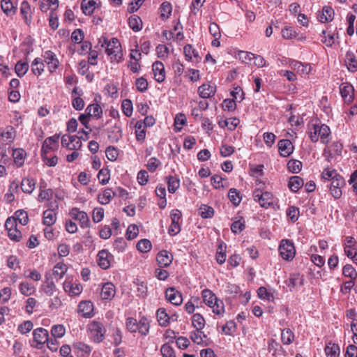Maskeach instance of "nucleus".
Returning <instances> with one entry per match:
<instances>
[{"mask_svg":"<svg viewBox=\"0 0 357 357\" xmlns=\"http://www.w3.org/2000/svg\"><path fill=\"white\" fill-rule=\"evenodd\" d=\"M160 17L162 19H167L169 17L172 13V5L167 1L163 2L160 8Z\"/></svg>","mask_w":357,"mask_h":357,"instance_id":"obj_53","label":"nucleus"},{"mask_svg":"<svg viewBox=\"0 0 357 357\" xmlns=\"http://www.w3.org/2000/svg\"><path fill=\"white\" fill-rule=\"evenodd\" d=\"M86 113L91 116L96 118V119H100L102 114V109L98 104H91L85 110Z\"/></svg>","mask_w":357,"mask_h":357,"instance_id":"obj_27","label":"nucleus"},{"mask_svg":"<svg viewBox=\"0 0 357 357\" xmlns=\"http://www.w3.org/2000/svg\"><path fill=\"white\" fill-rule=\"evenodd\" d=\"M167 188L169 193H174L180 187V180L176 176H169L167 177Z\"/></svg>","mask_w":357,"mask_h":357,"instance_id":"obj_37","label":"nucleus"},{"mask_svg":"<svg viewBox=\"0 0 357 357\" xmlns=\"http://www.w3.org/2000/svg\"><path fill=\"white\" fill-rule=\"evenodd\" d=\"M104 44L107 45L106 53L109 56L111 61L119 63L123 57L121 45L119 40L112 38L108 41L105 38H103Z\"/></svg>","mask_w":357,"mask_h":357,"instance_id":"obj_2","label":"nucleus"},{"mask_svg":"<svg viewBox=\"0 0 357 357\" xmlns=\"http://www.w3.org/2000/svg\"><path fill=\"white\" fill-rule=\"evenodd\" d=\"M203 334L202 330H195L190 333V339L192 341L197 344L200 345H207L206 343L204 342V340L202 335Z\"/></svg>","mask_w":357,"mask_h":357,"instance_id":"obj_49","label":"nucleus"},{"mask_svg":"<svg viewBox=\"0 0 357 357\" xmlns=\"http://www.w3.org/2000/svg\"><path fill=\"white\" fill-rule=\"evenodd\" d=\"M135 135L137 141H144L146 137V127L142 125V121H137L135 124Z\"/></svg>","mask_w":357,"mask_h":357,"instance_id":"obj_46","label":"nucleus"},{"mask_svg":"<svg viewBox=\"0 0 357 357\" xmlns=\"http://www.w3.org/2000/svg\"><path fill=\"white\" fill-rule=\"evenodd\" d=\"M157 319L159 324L162 326H167L169 323V317L165 308H159L157 310Z\"/></svg>","mask_w":357,"mask_h":357,"instance_id":"obj_39","label":"nucleus"},{"mask_svg":"<svg viewBox=\"0 0 357 357\" xmlns=\"http://www.w3.org/2000/svg\"><path fill=\"white\" fill-rule=\"evenodd\" d=\"M13 218L22 226L26 225L29 221L28 214L23 210H17Z\"/></svg>","mask_w":357,"mask_h":357,"instance_id":"obj_51","label":"nucleus"},{"mask_svg":"<svg viewBox=\"0 0 357 357\" xmlns=\"http://www.w3.org/2000/svg\"><path fill=\"white\" fill-rule=\"evenodd\" d=\"M45 281L42 284V290L48 296H52L56 291V285L49 273L45 276Z\"/></svg>","mask_w":357,"mask_h":357,"instance_id":"obj_21","label":"nucleus"},{"mask_svg":"<svg viewBox=\"0 0 357 357\" xmlns=\"http://www.w3.org/2000/svg\"><path fill=\"white\" fill-rule=\"evenodd\" d=\"M69 214L73 219L79 221L81 227H89L90 220L86 212L79 211L77 208H73Z\"/></svg>","mask_w":357,"mask_h":357,"instance_id":"obj_7","label":"nucleus"},{"mask_svg":"<svg viewBox=\"0 0 357 357\" xmlns=\"http://www.w3.org/2000/svg\"><path fill=\"white\" fill-rule=\"evenodd\" d=\"M61 145L69 150H78L82 146V142L76 135H63L61 138Z\"/></svg>","mask_w":357,"mask_h":357,"instance_id":"obj_9","label":"nucleus"},{"mask_svg":"<svg viewBox=\"0 0 357 357\" xmlns=\"http://www.w3.org/2000/svg\"><path fill=\"white\" fill-rule=\"evenodd\" d=\"M167 299L174 305H180L183 302V296L180 291L174 287H169L165 291Z\"/></svg>","mask_w":357,"mask_h":357,"instance_id":"obj_12","label":"nucleus"},{"mask_svg":"<svg viewBox=\"0 0 357 357\" xmlns=\"http://www.w3.org/2000/svg\"><path fill=\"white\" fill-rule=\"evenodd\" d=\"M163 357H176L174 349L169 344H164L160 349Z\"/></svg>","mask_w":357,"mask_h":357,"instance_id":"obj_64","label":"nucleus"},{"mask_svg":"<svg viewBox=\"0 0 357 357\" xmlns=\"http://www.w3.org/2000/svg\"><path fill=\"white\" fill-rule=\"evenodd\" d=\"M153 71L154 73L155 79L160 83L165 79V67L162 62L155 61L153 64Z\"/></svg>","mask_w":357,"mask_h":357,"instance_id":"obj_22","label":"nucleus"},{"mask_svg":"<svg viewBox=\"0 0 357 357\" xmlns=\"http://www.w3.org/2000/svg\"><path fill=\"white\" fill-rule=\"evenodd\" d=\"M77 311L84 317H92L93 316V304L90 301H82L78 305Z\"/></svg>","mask_w":357,"mask_h":357,"instance_id":"obj_16","label":"nucleus"},{"mask_svg":"<svg viewBox=\"0 0 357 357\" xmlns=\"http://www.w3.org/2000/svg\"><path fill=\"white\" fill-rule=\"evenodd\" d=\"M184 54L187 60H192V56L196 59V61H198L199 56L197 51L195 50L191 45H186L184 48Z\"/></svg>","mask_w":357,"mask_h":357,"instance_id":"obj_48","label":"nucleus"},{"mask_svg":"<svg viewBox=\"0 0 357 357\" xmlns=\"http://www.w3.org/2000/svg\"><path fill=\"white\" fill-rule=\"evenodd\" d=\"M212 308L213 312L215 314L222 316L225 312V305L222 300L217 299L213 302L212 306H210Z\"/></svg>","mask_w":357,"mask_h":357,"instance_id":"obj_52","label":"nucleus"},{"mask_svg":"<svg viewBox=\"0 0 357 357\" xmlns=\"http://www.w3.org/2000/svg\"><path fill=\"white\" fill-rule=\"evenodd\" d=\"M304 184L303 178L294 176L289 178L288 186L292 192H297Z\"/></svg>","mask_w":357,"mask_h":357,"instance_id":"obj_34","label":"nucleus"},{"mask_svg":"<svg viewBox=\"0 0 357 357\" xmlns=\"http://www.w3.org/2000/svg\"><path fill=\"white\" fill-rule=\"evenodd\" d=\"M50 208L43 212V224L47 226L52 225L56 220L55 209L58 208L56 201L51 203Z\"/></svg>","mask_w":357,"mask_h":357,"instance_id":"obj_11","label":"nucleus"},{"mask_svg":"<svg viewBox=\"0 0 357 357\" xmlns=\"http://www.w3.org/2000/svg\"><path fill=\"white\" fill-rule=\"evenodd\" d=\"M137 332L142 335H146L149 333L150 324L147 318L143 317L138 321Z\"/></svg>","mask_w":357,"mask_h":357,"instance_id":"obj_35","label":"nucleus"},{"mask_svg":"<svg viewBox=\"0 0 357 357\" xmlns=\"http://www.w3.org/2000/svg\"><path fill=\"white\" fill-rule=\"evenodd\" d=\"M59 135H54L45 139L43 143L41 153H48L58 146Z\"/></svg>","mask_w":357,"mask_h":357,"instance_id":"obj_20","label":"nucleus"},{"mask_svg":"<svg viewBox=\"0 0 357 357\" xmlns=\"http://www.w3.org/2000/svg\"><path fill=\"white\" fill-rule=\"evenodd\" d=\"M198 92L201 98H208L215 95L216 92V86L214 84L205 83L198 88Z\"/></svg>","mask_w":357,"mask_h":357,"instance_id":"obj_17","label":"nucleus"},{"mask_svg":"<svg viewBox=\"0 0 357 357\" xmlns=\"http://www.w3.org/2000/svg\"><path fill=\"white\" fill-rule=\"evenodd\" d=\"M20 13L26 24L29 25L31 23V8L27 1H24L21 3Z\"/></svg>","mask_w":357,"mask_h":357,"instance_id":"obj_24","label":"nucleus"},{"mask_svg":"<svg viewBox=\"0 0 357 357\" xmlns=\"http://www.w3.org/2000/svg\"><path fill=\"white\" fill-rule=\"evenodd\" d=\"M48 331L43 328H38L33 331V340L31 346L38 349H42L48 341Z\"/></svg>","mask_w":357,"mask_h":357,"instance_id":"obj_4","label":"nucleus"},{"mask_svg":"<svg viewBox=\"0 0 357 357\" xmlns=\"http://www.w3.org/2000/svg\"><path fill=\"white\" fill-rule=\"evenodd\" d=\"M43 57L48 66L49 70L51 73L54 72L58 68L59 64L56 54L53 52L48 50L45 52Z\"/></svg>","mask_w":357,"mask_h":357,"instance_id":"obj_13","label":"nucleus"},{"mask_svg":"<svg viewBox=\"0 0 357 357\" xmlns=\"http://www.w3.org/2000/svg\"><path fill=\"white\" fill-rule=\"evenodd\" d=\"M31 71L32 73L36 75H40L45 69V64L43 61L40 58H36L31 63Z\"/></svg>","mask_w":357,"mask_h":357,"instance_id":"obj_31","label":"nucleus"},{"mask_svg":"<svg viewBox=\"0 0 357 357\" xmlns=\"http://www.w3.org/2000/svg\"><path fill=\"white\" fill-rule=\"evenodd\" d=\"M303 278L301 276L299 273H294L290 275L289 279V286L295 287L297 285H303Z\"/></svg>","mask_w":357,"mask_h":357,"instance_id":"obj_62","label":"nucleus"},{"mask_svg":"<svg viewBox=\"0 0 357 357\" xmlns=\"http://www.w3.org/2000/svg\"><path fill=\"white\" fill-rule=\"evenodd\" d=\"M36 183L33 179L24 178L21 183V188L24 192L31 193L35 188Z\"/></svg>","mask_w":357,"mask_h":357,"instance_id":"obj_42","label":"nucleus"},{"mask_svg":"<svg viewBox=\"0 0 357 357\" xmlns=\"http://www.w3.org/2000/svg\"><path fill=\"white\" fill-rule=\"evenodd\" d=\"M282 36L285 40H291L297 36V33L291 26H285L282 29Z\"/></svg>","mask_w":357,"mask_h":357,"instance_id":"obj_59","label":"nucleus"},{"mask_svg":"<svg viewBox=\"0 0 357 357\" xmlns=\"http://www.w3.org/2000/svg\"><path fill=\"white\" fill-rule=\"evenodd\" d=\"M96 1L95 0H82L81 3V8L82 12L86 15H91L93 13Z\"/></svg>","mask_w":357,"mask_h":357,"instance_id":"obj_29","label":"nucleus"},{"mask_svg":"<svg viewBox=\"0 0 357 357\" xmlns=\"http://www.w3.org/2000/svg\"><path fill=\"white\" fill-rule=\"evenodd\" d=\"M345 185V181L341 176L332 181L330 185V192L335 199H339L342 195V188Z\"/></svg>","mask_w":357,"mask_h":357,"instance_id":"obj_10","label":"nucleus"},{"mask_svg":"<svg viewBox=\"0 0 357 357\" xmlns=\"http://www.w3.org/2000/svg\"><path fill=\"white\" fill-rule=\"evenodd\" d=\"M202 295L203 297L204 302L208 307L212 306L213 302L218 299L215 295L208 289H204L202 292Z\"/></svg>","mask_w":357,"mask_h":357,"instance_id":"obj_44","label":"nucleus"},{"mask_svg":"<svg viewBox=\"0 0 357 357\" xmlns=\"http://www.w3.org/2000/svg\"><path fill=\"white\" fill-rule=\"evenodd\" d=\"M73 346L75 349H77L79 351L82 352V356L89 355V354L91 351V347L82 342H75Z\"/></svg>","mask_w":357,"mask_h":357,"instance_id":"obj_54","label":"nucleus"},{"mask_svg":"<svg viewBox=\"0 0 357 357\" xmlns=\"http://www.w3.org/2000/svg\"><path fill=\"white\" fill-rule=\"evenodd\" d=\"M294 334L289 328H285L282 331L281 340L284 344L289 345L293 342Z\"/></svg>","mask_w":357,"mask_h":357,"instance_id":"obj_47","label":"nucleus"},{"mask_svg":"<svg viewBox=\"0 0 357 357\" xmlns=\"http://www.w3.org/2000/svg\"><path fill=\"white\" fill-rule=\"evenodd\" d=\"M152 247V244L151 241L148 239H142L137 244V250L141 252H149Z\"/></svg>","mask_w":357,"mask_h":357,"instance_id":"obj_58","label":"nucleus"},{"mask_svg":"<svg viewBox=\"0 0 357 357\" xmlns=\"http://www.w3.org/2000/svg\"><path fill=\"white\" fill-rule=\"evenodd\" d=\"M324 350L327 357H338L340 356V347L336 344L329 343L326 344Z\"/></svg>","mask_w":357,"mask_h":357,"instance_id":"obj_40","label":"nucleus"},{"mask_svg":"<svg viewBox=\"0 0 357 357\" xmlns=\"http://www.w3.org/2000/svg\"><path fill=\"white\" fill-rule=\"evenodd\" d=\"M2 137L6 139L9 142H12L14 140L16 131L15 128L12 126H7L5 130L1 133Z\"/></svg>","mask_w":357,"mask_h":357,"instance_id":"obj_61","label":"nucleus"},{"mask_svg":"<svg viewBox=\"0 0 357 357\" xmlns=\"http://www.w3.org/2000/svg\"><path fill=\"white\" fill-rule=\"evenodd\" d=\"M98 264L102 269H107L110 266L113 256L106 250H100L98 253Z\"/></svg>","mask_w":357,"mask_h":357,"instance_id":"obj_14","label":"nucleus"},{"mask_svg":"<svg viewBox=\"0 0 357 357\" xmlns=\"http://www.w3.org/2000/svg\"><path fill=\"white\" fill-rule=\"evenodd\" d=\"M278 250L280 257L285 261H291L295 257L296 250L294 245L291 240H282L279 245Z\"/></svg>","mask_w":357,"mask_h":357,"instance_id":"obj_3","label":"nucleus"},{"mask_svg":"<svg viewBox=\"0 0 357 357\" xmlns=\"http://www.w3.org/2000/svg\"><path fill=\"white\" fill-rule=\"evenodd\" d=\"M170 218L172 224L168 229V233L171 236H175L181 231L178 222L181 218V212L178 209H174L171 211Z\"/></svg>","mask_w":357,"mask_h":357,"instance_id":"obj_8","label":"nucleus"},{"mask_svg":"<svg viewBox=\"0 0 357 357\" xmlns=\"http://www.w3.org/2000/svg\"><path fill=\"white\" fill-rule=\"evenodd\" d=\"M88 329L95 342L100 343L104 340L106 331L101 322L93 321L89 324Z\"/></svg>","mask_w":357,"mask_h":357,"instance_id":"obj_5","label":"nucleus"},{"mask_svg":"<svg viewBox=\"0 0 357 357\" xmlns=\"http://www.w3.org/2000/svg\"><path fill=\"white\" fill-rule=\"evenodd\" d=\"M29 64L27 62L20 61L15 65V73L18 77H23L29 70Z\"/></svg>","mask_w":357,"mask_h":357,"instance_id":"obj_50","label":"nucleus"},{"mask_svg":"<svg viewBox=\"0 0 357 357\" xmlns=\"http://www.w3.org/2000/svg\"><path fill=\"white\" fill-rule=\"evenodd\" d=\"M108 138L112 143H116L122 137L121 128L120 126L115 125L111 127L108 131Z\"/></svg>","mask_w":357,"mask_h":357,"instance_id":"obj_28","label":"nucleus"},{"mask_svg":"<svg viewBox=\"0 0 357 357\" xmlns=\"http://www.w3.org/2000/svg\"><path fill=\"white\" fill-rule=\"evenodd\" d=\"M321 178L327 181H333L334 179L337 178V177L341 176L337 171L334 169L331 168H325L321 173Z\"/></svg>","mask_w":357,"mask_h":357,"instance_id":"obj_43","label":"nucleus"},{"mask_svg":"<svg viewBox=\"0 0 357 357\" xmlns=\"http://www.w3.org/2000/svg\"><path fill=\"white\" fill-rule=\"evenodd\" d=\"M52 6H55L54 9L59 6V0H40L39 7L42 12H47L51 8Z\"/></svg>","mask_w":357,"mask_h":357,"instance_id":"obj_45","label":"nucleus"},{"mask_svg":"<svg viewBox=\"0 0 357 357\" xmlns=\"http://www.w3.org/2000/svg\"><path fill=\"white\" fill-rule=\"evenodd\" d=\"M291 68L301 75H307L311 71V66L308 63H303L301 62L294 61L291 63Z\"/></svg>","mask_w":357,"mask_h":357,"instance_id":"obj_26","label":"nucleus"},{"mask_svg":"<svg viewBox=\"0 0 357 357\" xmlns=\"http://www.w3.org/2000/svg\"><path fill=\"white\" fill-rule=\"evenodd\" d=\"M63 289L66 292L68 293L70 296H76L81 294L82 287L79 284H72L70 281H65L63 282Z\"/></svg>","mask_w":357,"mask_h":357,"instance_id":"obj_25","label":"nucleus"},{"mask_svg":"<svg viewBox=\"0 0 357 357\" xmlns=\"http://www.w3.org/2000/svg\"><path fill=\"white\" fill-rule=\"evenodd\" d=\"M110 178L109 170L107 168H102L98 174V178L102 185L107 184Z\"/></svg>","mask_w":357,"mask_h":357,"instance_id":"obj_60","label":"nucleus"},{"mask_svg":"<svg viewBox=\"0 0 357 357\" xmlns=\"http://www.w3.org/2000/svg\"><path fill=\"white\" fill-rule=\"evenodd\" d=\"M68 267L63 263H57L53 268V275L61 278L66 273Z\"/></svg>","mask_w":357,"mask_h":357,"instance_id":"obj_57","label":"nucleus"},{"mask_svg":"<svg viewBox=\"0 0 357 357\" xmlns=\"http://www.w3.org/2000/svg\"><path fill=\"white\" fill-rule=\"evenodd\" d=\"M280 154L282 157L290 155L294 151V146L289 139H283L278 144Z\"/></svg>","mask_w":357,"mask_h":357,"instance_id":"obj_15","label":"nucleus"},{"mask_svg":"<svg viewBox=\"0 0 357 357\" xmlns=\"http://www.w3.org/2000/svg\"><path fill=\"white\" fill-rule=\"evenodd\" d=\"M206 324L204 317L199 314H194L192 317V325L197 330H203Z\"/></svg>","mask_w":357,"mask_h":357,"instance_id":"obj_36","label":"nucleus"},{"mask_svg":"<svg viewBox=\"0 0 357 357\" xmlns=\"http://www.w3.org/2000/svg\"><path fill=\"white\" fill-rule=\"evenodd\" d=\"M199 214L202 218H210L213 215L214 210L207 205H202L199 208Z\"/></svg>","mask_w":357,"mask_h":357,"instance_id":"obj_55","label":"nucleus"},{"mask_svg":"<svg viewBox=\"0 0 357 357\" xmlns=\"http://www.w3.org/2000/svg\"><path fill=\"white\" fill-rule=\"evenodd\" d=\"M340 91L342 97L346 102H351L354 99V87L349 84H342L340 86Z\"/></svg>","mask_w":357,"mask_h":357,"instance_id":"obj_18","label":"nucleus"},{"mask_svg":"<svg viewBox=\"0 0 357 357\" xmlns=\"http://www.w3.org/2000/svg\"><path fill=\"white\" fill-rule=\"evenodd\" d=\"M116 294L114 285L111 282L105 283L101 289L100 296L103 300H112Z\"/></svg>","mask_w":357,"mask_h":357,"instance_id":"obj_19","label":"nucleus"},{"mask_svg":"<svg viewBox=\"0 0 357 357\" xmlns=\"http://www.w3.org/2000/svg\"><path fill=\"white\" fill-rule=\"evenodd\" d=\"M66 333V328L63 325H54L51 329V334L54 337H62Z\"/></svg>","mask_w":357,"mask_h":357,"instance_id":"obj_63","label":"nucleus"},{"mask_svg":"<svg viewBox=\"0 0 357 357\" xmlns=\"http://www.w3.org/2000/svg\"><path fill=\"white\" fill-rule=\"evenodd\" d=\"M334 11L332 8L325 6L323 8L322 13L319 15V20L322 23L328 22L333 19Z\"/></svg>","mask_w":357,"mask_h":357,"instance_id":"obj_32","label":"nucleus"},{"mask_svg":"<svg viewBox=\"0 0 357 357\" xmlns=\"http://www.w3.org/2000/svg\"><path fill=\"white\" fill-rule=\"evenodd\" d=\"M342 274L345 277L351 278V280L357 278V271L351 264H347L343 267Z\"/></svg>","mask_w":357,"mask_h":357,"instance_id":"obj_56","label":"nucleus"},{"mask_svg":"<svg viewBox=\"0 0 357 357\" xmlns=\"http://www.w3.org/2000/svg\"><path fill=\"white\" fill-rule=\"evenodd\" d=\"M331 134V129L326 124L314 123L308 126L307 135L314 143L320 139L322 144H328L330 141Z\"/></svg>","mask_w":357,"mask_h":357,"instance_id":"obj_1","label":"nucleus"},{"mask_svg":"<svg viewBox=\"0 0 357 357\" xmlns=\"http://www.w3.org/2000/svg\"><path fill=\"white\" fill-rule=\"evenodd\" d=\"M156 259L160 266L167 267L172 264L173 256L167 250H162L158 254Z\"/></svg>","mask_w":357,"mask_h":357,"instance_id":"obj_23","label":"nucleus"},{"mask_svg":"<svg viewBox=\"0 0 357 357\" xmlns=\"http://www.w3.org/2000/svg\"><path fill=\"white\" fill-rule=\"evenodd\" d=\"M345 62L349 70L355 72L357 70V60L352 52H348L346 54Z\"/></svg>","mask_w":357,"mask_h":357,"instance_id":"obj_41","label":"nucleus"},{"mask_svg":"<svg viewBox=\"0 0 357 357\" xmlns=\"http://www.w3.org/2000/svg\"><path fill=\"white\" fill-rule=\"evenodd\" d=\"M128 24L130 28L135 32L140 31L143 27L142 20L136 15H131L129 17Z\"/></svg>","mask_w":357,"mask_h":357,"instance_id":"obj_33","label":"nucleus"},{"mask_svg":"<svg viewBox=\"0 0 357 357\" xmlns=\"http://www.w3.org/2000/svg\"><path fill=\"white\" fill-rule=\"evenodd\" d=\"M253 198L261 207L266 208L274 204V196L271 192L268 191L262 192L260 190H256L253 192Z\"/></svg>","mask_w":357,"mask_h":357,"instance_id":"obj_6","label":"nucleus"},{"mask_svg":"<svg viewBox=\"0 0 357 357\" xmlns=\"http://www.w3.org/2000/svg\"><path fill=\"white\" fill-rule=\"evenodd\" d=\"M114 196V191H112L111 188H107L103 191L102 195H98V202L101 204H107Z\"/></svg>","mask_w":357,"mask_h":357,"instance_id":"obj_38","label":"nucleus"},{"mask_svg":"<svg viewBox=\"0 0 357 357\" xmlns=\"http://www.w3.org/2000/svg\"><path fill=\"white\" fill-rule=\"evenodd\" d=\"M26 152L22 149H16L13 151V157L15 164L18 167H22L24 163Z\"/></svg>","mask_w":357,"mask_h":357,"instance_id":"obj_30","label":"nucleus"}]
</instances>
